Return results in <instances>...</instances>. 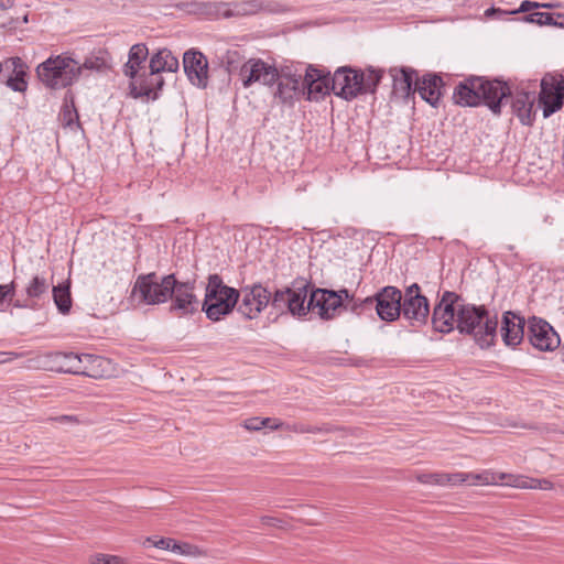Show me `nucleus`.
<instances>
[{
    "label": "nucleus",
    "instance_id": "1",
    "mask_svg": "<svg viewBox=\"0 0 564 564\" xmlns=\"http://www.w3.org/2000/svg\"><path fill=\"white\" fill-rule=\"evenodd\" d=\"M510 96V87L505 82L469 76L455 87L453 100L463 107H476L484 102L495 115H500L503 100Z\"/></svg>",
    "mask_w": 564,
    "mask_h": 564
},
{
    "label": "nucleus",
    "instance_id": "2",
    "mask_svg": "<svg viewBox=\"0 0 564 564\" xmlns=\"http://www.w3.org/2000/svg\"><path fill=\"white\" fill-rule=\"evenodd\" d=\"M457 329L460 334L470 335L480 348H489L495 344L498 318L496 314L480 305L464 301L458 305Z\"/></svg>",
    "mask_w": 564,
    "mask_h": 564
},
{
    "label": "nucleus",
    "instance_id": "3",
    "mask_svg": "<svg viewBox=\"0 0 564 564\" xmlns=\"http://www.w3.org/2000/svg\"><path fill=\"white\" fill-rule=\"evenodd\" d=\"M382 74L381 69L373 67L365 72L350 66L338 67L332 76V91L348 101L360 95L375 94Z\"/></svg>",
    "mask_w": 564,
    "mask_h": 564
},
{
    "label": "nucleus",
    "instance_id": "4",
    "mask_svg": "<svg viewBox=\"0 0 564 564\" xmlns=\"http://www.w3.org/2000/svg\"><path fill=\"white\" fill-rule=\"evenodd\" d=\"M239 297V291L226 285L220 275L210 274L205 288L202 310L208 319L217 322L232 312Z\"/></svg>",
    "mask_w": 564,
    "mask_h": 564
},
{
    "label": "nucleus",
    "instance_id": "5",
    "mask_svg": "<svg viewBox=\"0 0 564 564\" xmlns=\"http://www.w3.org/2000/svg\"><path fill=\"white\" fill-rule=\"evenodd\" d=\"M80 73V65L65 55L51 56L36 67L39 79L52 89L65 88L72 85Z\"/></svg>",
    "mask_w": 564,
    "mask_h": 564
},
{
    "label": "nucleus",
    "instance_id": "6",
    "mask_svg": "<svg viewBox=\"0 0 564 564\" xmlns=\"http://www.w3.org/2000/svg\"><path fill=\"white\" fill-rule=\"evenodd\" d=\"M173 286H175L174 274L163 276H159L155 272L141 274L133 284L132 296L138 299L139 303L158 305L170 300Z\"/></svg>",
    "mask_w": 564,
    "mask_h": 564
},
{
    "label": "nucleus",
    "instance_id": "7",
    "mask_svg": "<svg viewBox=\"0 0 564 564\" xmlns=\"http://www.w3.org/2000/svg\"><path fill=\"white\" fill-rule=\"evenodd\" d=\"M463 299L449 291L442 294L440 302L435 305L432 314V324L436 332L449 333L457 328L458 305H462Z\"/></svg>",
    "mask_w": 564,
    "mask_h": 564
},
{
    "label": "nucleus",
    "instance_id": "8",
    "mask_svg": "<svg viewBox=\"0 0 564 564\" xmlns=\"http://www.w3.org/2000/svg\"><path fill=\"white\" fill-rule=\"evenodd\" d=\"M539 102L543 108V117L549 118L557 112L564 102V76L545 74L541 79Z\"/></svg>",
    "mask_w": 564,
    "mask_h": 564
},
{
    "label": "nucleus",
    "instance_id": "9",
    "mask_svg": "<svg viewBox=\"0 0 564 564\" xmlns=\"http://www.w3.org/2000/svg\"><path fill=\"white\" fill-rule=\"evenodd\" d=\"M402 293L395 286H384L375 296L364 299L361 304L370 305L378 316L386 322H393L401 316Z\"/></svg>",
    "mask_w": 564,
    "mask_h": 564
},
{
    "label": "nucleus",
    "instance_id": "10",
    "mask_svg": "<svg viewBox=\"0 0 564 564\" xmlns=\"http://www.w3.org/2000/svg\"><path fill=\"white\" fill-rule=\"evenodd\" d=\"M238 291L240 297L236 306L245 318H257L270 303L271 292L262 284L246 285Z\"/></svg>",
    "mask_w": 564,
    "mask_h": 564
},
{
    "label": "nucleus",
    "instance_id": "11",
    "mask_svg": "<svg viewBox=\"0 0 564 564\" xmlns=\"http://www.w3.org/2000/svg\"><path fill=\"white\" fill-rule=\"evenodd\" d=\"M278 84L274 91V99L283 105L293 106L296 100L305 96L302 74L293 70L292 67H283L279 70Z\"/></svg>",
    "mask_w": 564,
    "mask_h": 564
},
{
    "label": "nucleus",
    "instance_id": "12",
    "mask_svg": "<svg viewBox=\"0 0 564 564\" xmlns=\"http://www.w3.org/2000/svg\"><path fill=\"white\" fill-rule=\"evenodd\" d=\"M401 315L411 322V324H424L430 314L427 299L421 294V288L417 283L408 286L402 295Z\"/></svg>",
    "mask_w": 564,
    "mask_h": 564
},
{
    "label": "nucleus",
    "instance_id": "13",
    "mask_svg": "<svg viewBox=\"0 0 564 564\" xmlns=\"http://www.w3.org/2000/svg\"><path fill=\"white\" fill-rule=\"evenodd\" d=\"M239 76L245 88L256 83L272 86L279 77V69L261 58H250L241 65Z\"/></svg>",
    "mask_w": 564,
    "mask_h": 564
},
{
    "label": "nucleus",
    "instance_id": "14",
    "mask_svg": "<svg viewBox=\"0 0 564 564\" xmlns=\"http://www.w3.org/2000/svg\"><path fill=\"white\" fill-rule=\"evenodd\" d=\"M169 301L170 312L177 316L192 315L198 311L200 301L195 294V282H180L175 279V286Z\"/></svg>",
    "mask_w": 564,
    "mask_h": 564
},
{
    "label": "nucleus",
    "instance_id": "15",
    "mask_svg": "<svg viewBox=\"0 0 564 564\" xmlns=\"http://www.w3.org/2000/svg\"><path fill=\"white\" fill-rule=\"evenodd\" d=\"M528 339L530 344L541 351H553L561 345L560 335L544 319L531 317L528 321Z\"/></svg>",
    "mask_w": 564,
    "mask_h": 564
},
{
    "label": "nucleus",
    "instance_id": "16",
    "mask_svg": "<svg viewBox=\"0 0 564 564\" xmlns=\"http://www.w3.org/2000/svg\"><path fill=\"white\" fill-rule=\"evenodd\" d=\"M78 354L74 352H46L36 358V367L50 370L79 375L86 372L87 368L80 366Z\"/></svg>",
    "mask_w": 564,
    "mask_h": 564
},
{
    "label": "nucleus",
    "instance_id": "17",
    "mask_svg": "<svg viewBox=\"0 0 564 564\" xmlns=\"http://www.w3.org/2000/svg\"><path fill=\"white\" fill-rule=\"evenodd\" d=\"M311 311L323 319H332L341 308V295L336 291L315 289L310 294Z\"/></svg>",
    "mask_w": 564,
    "mask_h": 564
},
{
    "label": "nucleus",
    "instance_id": "18",
    "mask_svg": "<svg viewBox=\"0 0 564 564\" xmlns=\"http://www.w3.org/2000/svg\"><path fill=\"white\" fill-rule=\"evenodd\" d=\"M303 86L305 87V98L307 100H319L332 91V77L329 73L310 65L305 74H302Z\"/></svg>",
    "mask_w": 564,
    "mask_h": 564
},
{
    "label": "nucleus",
    "instance_id": "19",
    "mask_svg": "<svg viewBox=\"0 0 564 564\" xmlns=\"http://www.w3.org/2000/svg\"><path fill=\"white\" fill-rule=\"evenodd\" d=\"M183 67L188 80L199 88L208 84V61L196 50H188L183 55Z\"/></svg>",
    "mask_w": 564,
    "mask_h": 564
},
{
    "label": "nucleus",
    "instance_id": "20",
    "mask_svg": "<svg viewBox=\"0 0 564 564\" xmlns=\"http://www.w3.org/2000/svg\"><path fill=\"white\" fill-rule=\"evenodd\" d=\"M164 86L163 77L150 69L149 74L137 75L134 79H131L129 88L130 95L134 98L148 97L152 99L158 98V93Z\"/></svg>",
    "mask_w": 564,
    "mask_h": 564
},
{
    "label": "nucleus",
    "instance_id": "21",
    "mask_svg": "<svg viewBox=\"0 0 564 564\" xmlns=\"http://www.w3.org/2000/svg\"><path fill=\"white\" fill-rule=\"evenodd\" d=\"M525 321L513 312H506L501 322V337L507 346L519 345L524 336Z\"/></svg>",
    "mask_w": 564,
    "mask_h": 564
},
{
    "label": "nucleus",
    "instance_id": "22",
    "mask_svg": "<svg viewBox=\"0 0 564 564\" xmlns=\"http://www.w3.org/2000/svg\"><path fill=\"white\" fill-rule=\"evenodd\" d=\"M442 77L436 74H426L422 78H416L413 93H419L423 100L436 107L442 96Z\"/></svg>",
    "mask_w": 564,
    "mask_h": 564
},
{
    "label": "nucleus",
    "instance_id": "23",
    "mask_svg": "<svg viewBox=\"0 0 564 564\" xmlns=\"http://www.w3.org/2000/svg\"><path fill=\"white\" fill-rule=\"evenodd\" d=\"M269 10V3H265L263 0H243L225 2L223 18H245L256 15L263 11Z\"/></svg>",
    "mask_w": 564,
    "mask_h": 564
},
{
    "label": "nucleus",
    "instance_id": "24",
    "mask_svg": "<svg viewBox=\"0 0 564 564\" xmlns=\"http://www.w3.org/2000/svg\"><path fill=\"white\" fill-rule=\"evenodd\" d=\"M534 100V94L528 91H518L512 96V111L524 126H531L533 123L535 116L533 110Z\"/></svg>",
    "mask_w": 564,
    "mask_h": 564
},
{
    "label": "nucleus",
    "instance_id": "25",
    "mask_svg": "<svg viewBox=\"0 0 564 564\" xmlns=\"http://www.w3.org/2000/svg\"><path fill=\"white\" fill-rule=\"evenodd\" d=\"M176 8L178 10L186 11L189 14H196L213 20L223 18L225 2L193 1L191 3H178L176 4Z\"/></svg>",
    "mask_w": 564,
    "mask_h": 564
},
{
    "label": "nucleus",
    "instance_id": "26",
    "mask_svg": "<svg viewBox=\"0 0 564 564\" xmlns=\"http://www.w3.org/2000/svg\"><path fill=\"white\" fill-rule=\"evenodd\" d=\"M389 74L393 82V90L401 96L408 97L414 90L412 89L413 77L416 72L410 67H392Z\"/></svg>",
    "mask_w": 564,
    "mask_h": 564
},
{
    "label": "nucleus",
    "instance_id": "27",
    "mask_svg": "<svg viewBox=\"0 0 564 564\" xmlns=\"http://www.w3.org/2000/svg\"><path fill=\"white\" fill-rule=\"evenodd\" d=\"M149 50L145 44L138 43L131 46L128 55V62L123 65L122 72L130 79H134L139 74L141 65L147 61Z\"/></svg>",
    "mask_w": 564,
    "mask_h": 564
},
{
    "label": "nucleus",
    "instance_id": "28",
    "mask_svg": "<svg viewBox=\"0 0 564 564\" xmlns=\"http://www.w3.org/2000/svg\"><path fill=\"white\" fill-rule=\"evenodd\" d=\"M308 286L303 284L290 288L289 312L292 315L304 316L311 311L310 300L307 301Z\"/></svg>",
    "mask_w": 564,
    "mask_h": 564
},
{
    "label": "nucleus",
    "instance_id": "29",
    "mask_svg": "<svg viewBox=\"0 0 564 564\" xmlns=\"http://www.w3.org/2000/svg\"><path fill=\"white\" fill-rule=\"evenodd\" d=\"M149 67L153 70V74L158 73L161 75L162 72H176L180 63L170 50L162 48L152 55Z\"/></svg>",
    "mask_w": 564,
    "mask_h": 564
},
{
    "label": "nucleus",
    "instance_id": "30",
    "mask_svg": "<svg viewBox=\"0 0 564 564\" xmlns=\"http://www.w3.org/2000/svg\"><path fill=\"white\" fill-rule=\"evenodd\" d=\"M51 283L43 275H34L25 286V295L29 301L40 307V302L47 299Z\"/></svg>",
    "mask_w": 564,
    "mask_h": 564
},
{
    "label": "nucleus",
    "instance_id": "31",
    "mask_svg": "<svg viewBox=\"0 0 564 564\" xmlns=\"http://www.w3.org/2000/svg\"><path fill=\"white\" fill-rule=\"evenodd\" d=\"M154 546L161 550H169L173 553L185 555V556H200L203 552L196 545L177 542L171 538H161L156 542H154Z\"/></svg>",
    "mask_w": 564,
    "mask_h": 564
},
{
    "label": "nucleus",
    "instance_id": "32",
    "mask_svg": "<svg viewBox=\"0 0 564 564\" xmlns=\"http://www.w3.org/2000/svg\"><path fill=\"white\" fill-rule=\"evenodd\" d=\"M52 295L58 312L63 315L68 314L73 304L69 282L53 286Z\"/></svg>",
    "mask_w": 564,
    "mask_h": 564
},
{
    "label": "nucleus",
    "instance_id": "33",
    "mask_svg": "<svg viewBox=\"0 0 564 564\" xmlns=\"http://www.w3.org/2000/svg\"><path fill=\"white\" fill-rule=\"evenodd\" d=\"M270 429L271 430H284V431H288V432H294V433H300V434H304V433H312V434L328 433V432L333 431V429L329 427L328 425L313 426V425H307V424H304V423H292V424H290V423H284L281 420H274V425H271Z\"/></svg>",
    "mask_w": 564,
    "mask_h": 564
},
{
    "label": "nucleus",
    "instance_id": "34",
    "mask_svg": "<svg viewBox=\"0 0 564 564\" xmlns=\"http://www.w3.org/2000/svg\"><path fill=\"white\" fill-rule=\"evenodd\" d=\"M80 366L83 368H87L86 372H79V375H84L91 378H97L102 376L100 368L107 360L100 356L90 355V354H82L79 355Z\"/></svg>",
    "mask_w": 564,
    "mask_h": 564
},
{
    "label": "nucleus",
    "instance_id": "35",
    "mask_svg": "<svg viewBox=\"0 0 564 564\" xmlns=\"http://www.w3.org/2000/svg\"><path fill=\"white\" fill-rule=\"evenodd\" d=\"M289 296L290 288H286L284 290H278L274 292L273 295L271 294L270 303L278 311L289 312Z\"/></svg>",
    "mask_w": 564,
    "mask_h": 564
},
{
    "label": "nucleus",
    "instance_id": "36",
    "mask_svg": "<svg viewBox=\"0 0 564 564\" xmlns=\"http://www.w3.org/2000/svg\"><path fill=\"white\" fill-rule=\"evenodd\" d=\"M26 70L20 73H14L10 75L6 80V85L12 89L13 91L24 93L28 88V82L25 80Z\"/></svg>",
    "mask_w": 564,
    "mask_h": 564
},
{
    "label": "nucleus",
    "instance_id": "37",
    "mask_svg": "<svg viewBox=\"0 0 564 564\" xmlns=\"http://www.w3.org/2000/svg\"><path fill=\"white\" fill-rule=\"evenodd\" d=\"M524 20L539 25H556L553 14L547 12H533L525 15Z\"/></svg>",
    "mask_w": 564,
    "mask_h": 564
},
{
    "label": "nucleus",
    "instance_id": "38",
    "mask_svg": "<svg viewBox=\"0 0 564 564\" xmlns=\"http://www.w3.org/2000/svg\"><path fill=\"white\" fill-rule=\"evenodd\" d=\"M91 564H130L127 558L118 555L98 553L90 557Z\"/></svg>",
    "mask_w": 564,
    "mask_h": 564
},
{
    "label": "nucleus",
    "instance_id": "39",
    "mask_svg": "<svg viewBox=\"0 0 564 564\" xmlns=\"http://www.w3.org/2000/svg\"><path fill=\"white\" fill-rule=\"evenodd\" d=\"M2 67L4 70L10 72V75H13L14 73L21 74L23 70L28 69L26 64L18 56L7 58L3 62Z\"/></svg>",
    "mask_w": 564,
    "mask_h": 564
},
{
    "label": "nucleus",
    "instance_id": "40",
    "mask_svg": "<svg viewBox=\"0 0 564 564\" xmlns=\"http://www.w3.org/2000/svg\"><path fill=\"white\" fill-rule=\"evenodd\" d=\"M275 419L271 417H250L243 421L242 426L248 431H260L264 426H269L270 422H274Z\"/></svg>",
    "mask_w": 564,
    "mask_h": 564
},
{
    "label": "nucleus",
    "instance_id": "41",
    "mask_svg": "<svg viewBox=\"0 0 564 564\" xmlns=\"http://www.w3.org/2000/svg\"><path fill=\"white\" fill-rule=\"evenodd\" d=\"M82 69H89V70H104L108 67L107 62L101 56H89L85 59L84 64L80 65Z\"/></svg>",
    "mask_w": 564,
    "mask_h": 564
},
{
    "label": "nucleus",
    "instance_id": "42",
    "mask_svg": "<svg viewBox=\"0 0 564 564\" xmlns=\"http://www.w3.org/2000/svg\"><path fill=\"white\" fill-rule=\"evenodd\" d=\"M415 478L421 484L443 486V473H422Z\"/></svg>",
    "mask_w": 564,
    "mask_h": 564
},
{
    "label": "nucleus",
    "instance_id": "43",
    "mask_svg": "<svg viewBox=\"0 0 564 564\" xmlns=\"http://www.w3.org/2000/svg\"><path fill=\"white\" fill-rule=\"evenodd\" d=\"M15 282L9 284H0V311H3V303L11 302L15 295Z\"/></svg>",
    "mask_w": 564,
    "mask_h": 564
},
{
    "label": "nucleus",
    "instance_id": "44",
    "mask_svg": "<svg viewBox=\"0 0 564 564\" xmlns=\"http://www.w3.org/2000/svg\"><path fill=\"white\" fill-rule=\"evenodd\" d=\"M61 119L63 123L67 127H72V124L78 120V113L73 102L70 106L67 104L64 105L63 110L61 112Z\"/></svg>",
    "mask_w": 564,
    "mask_h": 564
},
{
    "label": "nucleus",
    "instance_id": "45",
    "mask_svg": "<svg viewBox=\"0 0 564 564\" xmlns=\"http://www.w3.org/2000/svg\"><path fill=\"white\" fill-rule=\"evenodd\" d=\"M467 475H468V481L471 485H478V484L490 485L496 481L495 476L488 471H484L480 474L467 473Z\"/></svg>",
    "mask_w": 564,
    "mask_h": 564
},
{
    "label": "nucleus",
    "instance_id": "46",
    "mask_svg": "<svg viewBox=\"0 0 564 564\" xmlns=\"http://www.w3.org/2000/svg\"><path fill=\"white\" fill-rule=\"evenodd\" d=\"M468 481V475L467 473H453V474H446L443 473V486H456L459 484H464Z\"/></svg>",
    "mask_w": 564,
    "mask_h": 564
},
{
    "label": "nucleus",
    "instance_id": "47",
    "mask_svg": "<svg viewBox=\"0 0 564 564\" xmlns=\"http://www.w3.org/2000/svg\"><path fill=\"white\" fill-rule=\"evenodd\" d=\"M362 301L364 300H361V299H355L354 296H351V299L347 303V306L349 307V310L351 312L357 313V314H360L365 310L372 308V306H370V305L361 304Z\"/></svg>",
    "mask_w": 564,
    "mask_h": 564
},
{
    "label": "nucleus",
    "instance_id": "48",
    "mask_svg": "<svg viewBox=\"0 0 564 564\" xmlns=\"http://www.w3.org/2000/svg\"><path fill=\"white\" fill-rule=\"evenodd\" d=\"M534 479L535 478L518 477L514 480L513 486L517 488H522V489H534V487H533Z\"/></svg>",
    "mask_w": 564,
    "mask_h": 564
},
{
    "label": "nucleus",
    "instance_id": "49",
    "mask_svg": "<svg viewBox=\"0 0 564 564\" xmlns=\"http://www.w3.org/2000/svg\"><path fill=\"white\" fill-rule=\"evenodd\" d=\"M533 487L534 489H541V490H551L553 489L555 486L552 481H550L549 479H538L535 478L534 479V482H533Z\"/></svg>",
    "mask_w": 564,
    "mask_h": 564
},
{
    "label": "nucleus",
    "instance_id": "50",
    "mask_svg": "<svg viewBox=\"0 0 564 564\" xmlns=\"http://www.w3.org/2000/svg\"><path fill=\"white\" fill-rule=\"evenodd\" d=\"M540 2L524 0L521 2L520 8L516 12H529L533 9H539Z\"/></svg>",
    "mask_w": 564,
    "mask_h": 564
},
{
    "label": "nucleus",
    "instance_id": "51",
    "mask_svg": "<svg viewBox=\"0 0 564 564\" xmlns=\"http://www.w3.org/2000/svg\"><path fill=\"white\" fill-rule=\"evenodd\" d=\"M13 306L14 307H18V308H31V310H37L36 308V304L32 303L31 301L28 300V297L24 300V301H20V300H17L14 303H13Z\"/></svg>",
    "mask_w": 564,
    "mask_h": 564
},
{
    "label": "nucleus",
    "instance_id": "52",
    "mask_svg": "<svg viewBox=\"0 0 564 564\" xmlns=\"http://www.w3.org/2000/svg\"><path fill=\"white\" fill-rule=\"evenodd\" d=\"M261 522L265 525L278 527V525H280L281 520H279L278 518H274V517L264 516V517H261Z\"/></svg>",
    "mask_w": 564,
    "mask_h": 564
},
{
    "label": "nucleus",
    "instance_id": "53",
    "mask_svg": "<svg viewBox=\"0 0 564 564\" xmlns=\"http://www.w3.org/2000/svg\"><path fill=\"white\" fill-rule=\"evenodd\" d=\"M53 420L58 423H77L78 422L76 416H73V415H61V416L54 417Z\"/></svg>",
    "mask_w": 564,
    "mask_h": 564
},
{
    "label": "nucleus",
    "instance_id": "54",
    "mask_svg": "<svg viewBox=\"0 0 564 564\" xmlns=\"http://www.w3.org/2000/svg\"><path fill=\"white\" fill-rule=\"evenodd\" d=\"M0 356H7V358L1 359L0 362L11 361V360L18 358L17 352H0Z\"/></svg>",
    "mask_w": 564,
    "mask_h": 564
},
{
    "label": "nucleus",
    "instance_id": "55",
    "mask_svg": "<svg viewBox=\"0 0 564 564\" xmlns=\"http://www.w3.org/2000/svg\"><path fill=\"white\" fill-rule=\"evenodd\" d=\"M336 293H339V295H341V302L344 300H350L352 295L349 294V291L347 289H343V290H339V291H336Z\"/></svg>",
    "mask_w": 564,
    "mask_h": 564
},
{
    "label": "nucleus",
    "instance_id": "56",
    "mask_svg": "<svg viewBox=\"0 0 564 564\" xmlns=\"http://www.w3.org/2000/svg\"><path fill=\"white\" fill-rule=\"evenodd\" d=\"M558 6L555 3H540V8H546V9H553L557 8Z\"/></svg>",
    "mask_w": 564,
    "mask_h": 564
},
{
    "label": "nucleus",
    "instance_id": "57",
    "mask_svg": "<svg viewBox=\"0 0 564 564\" xmlns=\"http://www.w3.org/2000/svg\"><path fill=\"white\" fill-rule=\"evenodd\" d=\"M158 540H153L152 538H148L145 540V542H149V543H152L154 545V542H156Z\"/></svg>",
    "mask_w": 564,
    "mask_h": 564
},
{
    "label": "nucleus",
    "instance_id": "58",
    "mask_svg": "<svg viewBox=\"0 0 564 564\" xmlns=\"http://www.w3.org/2000/svg\"><path fill=\"white\" fill-rule=\"evenodd\" d=\"M562 490H564V484H558L557 485Z\"/></svg>",
    "mask_w": 564,
    "mask_h": 564
},
{
    "label": "nucleus",
    "instance_id": "59",
    "mask_svg": "<svg viewBox=\"0 0 564 564\" xmlns=\"http://www.w3.org/2000/svg\"><path fill=\"white\" fill-rule=\"evenodd\" d=\"M271 425H274V422H270L268 427L270 429Z\"/></svg>",
    "mask_w": 564,
    "mask_h": 564
}]
</instances>
